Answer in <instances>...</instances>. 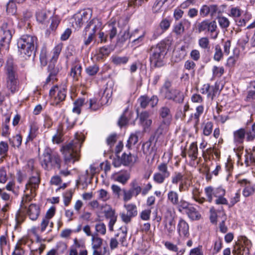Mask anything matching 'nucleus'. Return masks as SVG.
Listing matches in <instances>:
<instances>
[{
  "label": "nucleus",
  "instance_id": "nucleus-13",
  "mask_svg": "<svg viewBox=\"0 0 255 255\" xmlns=\"http://www.w3.org/2000/svg\"><path fill=\"white\" fill-rule=\"evenodd\" d=\"M33 174L34 175L29 178L28 183L25 186L26 190L27 191L30 190V193L33 191L36 192V190L38 188L40 182L39 171L36 170L35 173H33Z\"/></svg>",
  "mask_w": 255,
  "mask_h": 255
},
{
  "label": "nucleus",
  "instance_id": "nucleus-60",
  "mask_svg": "<svg viewBox=\"0 0 255 255\" xmlns=\"http://www.w3.org/2000/svg\"><path fill=\"white\" fill-rule=\"evenodd\" d=\"M141 108L145 109L149 103V98L146 95L141 96L138 99Z\"/></svg>",
  "mask_w": 255,
  "mask_h": 255
},
{
  "label": "nucleus",
  "instance_id": "nucleus-44",
  "mask_svg": "<svg viewBox=\"0 0 255 255\" xmlns=\"http://www.w3.org/2000/svg\"><path fill=\"white\" fill-rule=\"evenodd\" d=\"M124 207L127 211V213L133 217L136 216L137 214V207L135 205L133 204H125Z\"/></svg>",
  "mask_w": 255,
  "mask_h": 255
},
{
  "label": "nucleus",
  "instance_id": "nucleus-52",
  "mask_svg": "<svg viewBox=\"0 0 255 255\" xmlns=\"http://www.w3.org/2000/svg\"><path fill=\"white\" fill-rule=\"evenodd\" d=\"M138 136L136 133H131L128 140L127 147L130 148L132 145H135L138 141Z\"/></svg>",
  "mask_w": 255,
  "mask_h": 255
},
{
  "label": "nucleus",
  "instance_id": "nucleus-8",
  "mask_svg": "<svg viewBox=\"0 0 255 255\" xmlns=\"http://www.w3.org/2000/svg\"><path fill=\"white\" fill-rule=\"evenodd\" d=\"M130 187L128 190L123 189V200L125 202L130 200L133 197H137L141 192L142 188L136 180L130 183Z\"/></svg>",
  "mask_w": 255,
  "mask_h": 255
},
{
  "label": "nucleus",
  "instance_id": "nucleus-37",
  "mask_svg": "<svg viewBox=\"0 0 255 255\" xmlns=\"http://www.w3.org/2000/svg\"><path fill=\"white\" fill-rule=\"evenodd\" d=\"M61 19L57 15H54L50 17L49 29L51 31H55L60 22Z\"/></svg>",
  "mask_w": 255,
  "mask_h": 255
},
{
  "label": "nucleus",
  "instance_id": "nucleus-26",
  "mask_svg": "<svg viewBox=\"0 0 255 255\" xmlns=\"http://www.w3.org/2000/svg\"><path fill=\"white\" fill-rule=\"evenodd\" d=\"M245 136L246 130L243 128H241L234 132V140L239 143H243Z\"/></svg>",
  "mask_w": 255,
  "mask_h": 255
},
{
  "label": "nucleus",
  "instance_id": "nucleus-15",
  "mask_svg": "<svg viewBox=\"0 0 255 255\" xmlns=\"http://www.w3.org/2000/svg\"><path fill=\"white\" fill-rule=\"evenodd\" d=\"M159 119L160 122H166V123L171 124L172 121V116L170 109L164 106L160 108L158 111Z\"/></svg>",
  "mask_w": 255,
  "mask_h": 255
},
{
  "label": "nucleus",
  "instance_id": "nucleus-64",
  "mask_svg": "<svg viewBox=\"0 0 255 255\" xmlns=\"http://www.w3.org/2000/svg\"><path fill=\"white\" fill-rule=\"evenodd\" d=\"M95 229L97 232L104 235L106 232V227L103 223L97 224L95 226Z\"/></svg>",
  "mask_w": 255,
  "mask_h": 255
},
{
  "label": "nucleus",
  "instance_id": "nucleus-62",
  "mask_svg": "<svg viewBox=\"0 0 255 255\" xmlns=\"http://www.w3.org/2000/svg\"><path fill=\"white\" fill-rule=\"evenodd\" d=\"M173 31L177 35H181L184 31V27L183 25L182 22H180L176 23L174 27Z\"/></svg>",
  "mask_w": 255,
  "mask_h": 255
},
{
  "label": "nucleus",
  "instance_id": "nucleus-47",
  "mask_svg": "<svg viewBox=\"0 0 255 255\" xmlns=\"http://www.w3.org/2000/svg\"><path fill=\"white\" fill-rule=\"evenodd\" d=\"M8 145L4 141L0 142V156L1 158H5L7 156Z\"/></svg>",
  "mask_w": 255,
  "mask_h": 255
},
{
  "label": "nucleus",
  "instance_id": "nucleus-48",
  "mask_svg": "<svg viewBox=\"0 0 255 255\" xmlns=\"http://www.w3.org/2000/svg\"><path fill=\"white\" fill-rule=\"evenodd\" d=\"M39 59L41 65L43 66H45L47 64L48 62V56L47 51L45 48H43L40 52Z\"/></svg>",
  "mask_w": 255,
  "mask_h": 255
},
{
  "label": "nucleus",
  "instance_id": "nucleus-38",
  "mask_svg": "<svg viewBox=\"0 0 255 255\" xmlns=\"http://www.w3.org/2000/svg\"><path fill=\"white\" fill-rule=\"evenodd\" d=\"M209 15L212 17H218L221 14V11L220 7L217 4L209 5Z\"/></svg>",
  "mask_w": 255,
  "mask_h": 255
},
{
  "label": "nucleus",
  "instance_id": "nucleus-3",
  "mask_svg": "<svg viewBox=\"0 0 255 255\" xmlns=\"http://www.w3.org/2000/svg\"><path fill=\"white\" fill-rule=\"evenodd\" d=\"M167 51V43L165 40H162L156 45L152 46L149 51L150 62L155 67H161L163 65V59Z\"/></svg>",
  "mask_w": 255,
  "mask_h": 255
},
{
  "label": "nucleus",
  "instance_id": "nucleus-27",
  "mask_svg": "<svg viewBox=\"0 0 255 255\" xmlns=\"http://www.w3.org/2000/svg\"><path fill=\"white\" fill-rule=\"evenodd\" d=\"M185 179L188 180V178L180 172H175L171 177V182L173 184L177 185L179 183L184 182Z\"/></svg>",
  "mask_w": 255,
  "mask_h": 255
},
{
  "label": "nucleus",
  "instance_id": "nucleus-2",
  "mask_svg": "<svg viewBox=\"0 0 255 255\" xmlns=\"http://www.w3.org/2000/svg\"><path fill=\"white\" fill-rule=\"evenodd\" d=\"M85 137L83 135L76 134L75 138L69 143L63 146L61 151L64 156L66 163L73 160V162L79 159L80 148Z\"/></svg>",
  "mask_w": 255,
  "mask_h": 255
},
{
  "label": "nucleus",
  "instance_id": "nucleus-31",
  "mask_svg": "<svg viewBox=\"0 0 255 255\" xmlns=\"http://www.w3.org/2000/svg\"><path fill=\"white\" fill-rule=\"evenodd\" d=\"M249 249L241 245H237L233 251L234 255H249Z\"/></svg>",
  "mask_w": 255,
  "mask_h": 255
},
{
  "label": "nucleus",
  "instance_id": "nucleus-53",
  "mask_svg": "<svg viewBox=\"0 0 255 255\" xmlns=\"http://www.w3.org/2000/svg\"><path fill=\"white\" fill-rule=\"evenodd\" d=\"M213 76L214 77H221L224 73L223 67H217L214 66L212 69Z\"/></svg>",
  "mask_w": 255,
  "mask_h": 255
},
{
  "label": "nucleus",
  "instance_id": "nucleus-42",
  "mask_svg": "<svg viewBox=\"0 0 255 255\" xmlns=\"http://www.w3.org/2000/svg\"><path fill=\"white\" fill-rule=\"evenodd\" d=\"M198 44L201 48L207 51L210 50V41L207 37H203L200 38L199 39Z\"/></svg>",
  "mask_w": 255,
  "mask_h": 255
},
{
  "label": "nucleus",
  "instance_id": "nucleus-32",
  "mask_svg": "<svg viewBox=\"0 0 255 255\" xmlns=\"http://www.w3.org/2000/svg\"><path fill=\"white\" fill-rule=\"evenodd\" d=\"M24 192L26 193L25 196L22 198L21 203V207L26 208V207L24 205L25 203L30 202L32 199L36 196V193L35 191L30 193V190L27 191L26 189H25Z\"/></svg>",
  "mask_w": 255,
  "mask_h": 255
},
{
  "label": "nucleus",
  "instance_id": "nucleus-51",
  "mask_svg": "<svg viewBox=\"0 0 255 255\" xmlns=\"http://www.w3.org/2000/svg\"><path fill=\"white\" fill-rule=\"evenodd\" d=\"M204 107L203 106H199L196 108V112L194 114L193 117L195 120V125L197 126L199 123V117L203 113Z\"/></svg>",
  "mask_w": 255,
  "mask_h": 255
},
{
  "label": "nucleus",
  "instance_id": "nucleus-12",
  "mask_svg": "<svg viewBox=\"0 0 255 255\" xmlns=\"http://www.w3.org/2000/svg\"><path fill=\"white\" fill-rule=\"evenodd\" d=\"M49 95L54 99L53 104L57 105L65 100L66 92L64 88L59 89L57 86H55L50 90Z\"/></svg>",
  "mask_w": 255,
  "mask_h": 255
},
{
  "label": "nucleus",
  "instance_id": "nucleus-29",
  "mask_svg": "<svg viewBox=\"0 0 255 255\" xmlns=\"http://www.w3.org/2000/svg\"><path fill=\"white\" fill-rule=\"evenodd\" d=\"M187 47L185 45L182 46L179 50L174 52L173 56L175 57V61H180L183 59L187 55Z\"/></svg>",
  "mask_w": 255,
  "mask_h": 255
},
{
  "label": "nucleus",
  "instance_id": "nucleus-61",
  "mask_svg": "<svg viewBox=\"0 0 255 255\" xmlns=\"http://www.w3.org/2000/svg\"><path fill=\"white\" fill-rule=\"evenodd\" d=\"M99 68L96 65L90 66L86 68V72L89 76H94L99 71Z\"/></svg>",
  "mask_w": 255,
  "mask_h": 255
},
{
  "label": "nucleus",
  "instance_id": "nucleus-35",
  "mask_svg": "<svg viewBox=\"0 0 255 255\" xmlns=\"http://www.w3.org/2000/svg\"><path fill=\"white\" fill-rule=\"evenodd\" d=\"M191 205L192 204L188 202L181 199L178 202V204L175 206H176L178 211L182 213L183 211H185V212Z\"/></svg>",
  "mask_w": 255,
  "mask_h": 255
},
{
  "label": "nucleus",
  "instance_id": "nucleus-45",
  "mask_svg": "<svg viewBox=\"0 0 255 255\" xmlns=\"http://www.w3.org/2000/svg\"><path fill=\"white\" fill-rule=\"evenodd\" d=\"M129 60V58L127 56L120 57L118 56H113L112 60L115 65H121L126 64Z\"/></svg>",
  "mask_w": 255,
  "mask_h": 255
},
{
  "label": "nucleus",
  "instance_id": "nucleus-40",
  "mask_svg": "<svg viewBox=\"0 0 255 255\" xmlns=\"http://www.w3.org/2000/svg\"><path fill=\"white\" fill-rule=\"evenodd\" d=\"M85 103V99L80 98L76 100L74 103V107L72 109L73 113L79 115L81 113V107L84 105Z\"/></svg>",
  "mask_w": 255,
  "mask_h": 255
},
{
  "label": "nucleus",
  "instance_id": "nucleus-19",
  "mask_svg": "<svg viewBox=\"0 0 255 255\" xmlns=\"http://www.w3.org/2000/svg\"><path fill=\"white\" fill-rule=\"evenodd\" d=\"M123 165L124 166H131L138 161V158L136 154H132L130 152L128 154L124 153L122 155Z\"/></svg>",
  "mask_w": 255,
  "mask_h": 255
},
{
  "label": "nucleus",
  "instance_id": "nucleus-28",
  "mask_svg": "<svg viewBox=\"0 0 255 255\" xmlns=\"http://www.w3.org/2000/svg\"><path fill=\"white\" fill-rule=\"evenodd\" d=\"M187 154L192 160H195L198 157V147L196 142H193L187 150Z\"/></svg>",
  "mask_w": 255,
  "mask_h": 255
},
{
  "label": "nucleus",
  "instance_id": "nucleus-43",
  "mask_svg": "<svg viewBox=\"0 0 255 255\" xmlns=\"http://www.w3.org/2000/svg\"><path fill=\"white\" fill-rule=\"evenodd\" d=\"M49 13V11H47L46 10H39L36 14L37 20L39 22L42 23L48 18V13Z\"/></svg>",
  "mask_w": 255,
  "mask_h": 255
},
{
  "label": "nucleus",
  "instance_id": "nucleus-25",
  "mask_svg": "<svg viewBox=\"0 0 255 255\" xmlns=\"http://www.w3.org/2000/svg\"><path fill=\"white\" fill-rule=\"evenodd\" d=\"M188 217L192 220H198L201 218V215L192 205L185 212Z\"/></svg>",
  "mask_w": 255,
  "mask_h": 255
},
{
  "label": "nucleus",
  "instance_id": "nucleus-23",
  "mask_svg": "<svg viewBox=\"0 0 255 255\" xmlns=\"http://www.w3.org/2000/svg\"><path fill=\"white\" fill-rule=\"evenodd\" d=\"M222 188H217L216 189L213 188L211 186H208L205 188V193L207 197V201L211 203L213 200V196L216 197V193L218 194L219 190H221Z\"/></svg>",
  "mask_w": 255,
  "mask_h": 255
},
{
  "label": "nucleus",
  "instance_id": "nucleus-16",
  "mask_svg": "<svg viewBox=\"0 0 255 255\" xmlns=\"http://www.w3.org/2000/svg\"><path fill=\"white\" fill-rule=\"evenodd\" d=\"M149 113L147 111L142 112L139 115L140 124L143 128V130L146 132L152 125V121L149 119Z\"/></svg>",
  "mask_w": 255,
  "mask_h": 255
},
{
  "label": "nucleus",
  "instance_id": "nucleus-59",
  "mask_svg": "<svg viewBox=\"0 0 255 255\" xmlns=\"http://www.w3.org/2000/svg\"><path fill=\"white\" fill-rule=\"evenodd\" d=\"M215 52L214 56V59L217 61H219L223 56L221 47L219 45H217L215 46Z\"/></svg>",
  "mask_w": 255,
  "mask_h": 255
},
{
  "label": "nucleus",
  "instance_id": "nucleus-36",
  "mask_svg": "<svg viewBox=\"0 0 255 255\" xmlns=\"http://www.w3.org/2000/svg\"><path fill=\"white\" fill-rule=\"evenodd\" d=\"M168 200L174 206L178 204L179 195L177 192L173 190L169 191L167 194Z\"/></svg>",
  "mask_w": 255,
  "mask_h": 255
},
{
  "label": "nucleus",
  "instance_id": "nucleus-5",
  "mask_svg": "<svg viewBox=\"0 0 255 255\" xmlns=\"http://www.w3.org/2000/svg\"><path fill=\"white\" fill-rule=\"evenodd\" d=\"M41 166L47 170L52 168H61V160L59 155L56 153H52V150L49 148L45 149L42 156L40 158Z\"/></svg>",
  "mask_w": 255,
  "mask_h": 255
},
{
  "label": "nucleus",
  "instance_id": "nucleus-49",
  "mask_svg": "<svg viewBox=\"0 0 255 255\" xmlns=\"http://www.w3.org/2000/svg\"><path fill=\"white\" fill-rule=\"evenodd\" d=\"M21 141L22 136L20 134H16L9 139L10 143L11 144V145L14 147H19L21 145Z\"/></svg>",
  "mask_w": 255,
  "mask_h": 255
},
{
  "label": "nucleus",
  "instance_id": "nucleus-50",
  "mask_svg": "<svg viewBox=\"0 0 255 255\" xmlns=\"http://www.w3.org/2000/svg\"><path fill=\"white\" fill-rule=\"evenodd\" d=\"M154 139H152L151 136H150L148 140L142 144V149L143 152L144 154H151V151L150 150V147L151 145V142Z\"/></svg>",
  "mask_w": 255,
  "mask_h": 255
},
{
  "label": "nucleus",
  "instance_id": "nucleus-33",
  "mask_svg": "<svg viewBox=\"0 0 255 255\" xmlns=\"http://www.w3.org/2000/svg\"><path fill=\"white\" fill-rule=\"evenodd\" d=\"M219 193L216 194L217 199L215 200V203L216 204L219 205H228V202L227 200L224 197V196L225 195L226 191L225 190L222 188L221 190H219Z\"/></svg>",
  "mask_w": 255,
  "mask_h": 255
},
{
  "label": "nucleus",
  "instance_id": "nucleus-7",
  "mask_svg": "<svg viewBox=\"0 0 255 255\" xmlns=\"http://www.w3.org/2000/svg\"><path fill=\"white\" fill-rule=\"evenodd\" d=\"M158 171L153 174V181L159 184L164 183L165 180L170 175V172L168 169L167 163H161L157 166Z\"/></svg>",
  "mask_w": 255,
  "mask_h": 255
},
{
  "label": "nucleus",
  "instance_id": "nucleus-17",
  "mask_svg": "<svg viewBox=\"0 0 255 255\" xmlns=\"http://www.w3.org/2000/svg\"><path fill=\"white\" fill-rule=\"evenodd\" d=\"M91 13L82 11L74 15L75 23L78 27H81L84 23L87 22L91 18Z\"/></svg>",
  "mask_w": 255,
  "mask_h": 255
},
{
  "label": "nucleus",
  "instance_id": "nucleus-55",
  "mask_svg": "<svg viewBox=\"0 0 255 255\" xmlns=\"http://www.w3.org/2000/svg\"><path fill=\"white\" fill-rule=\"evenodd\" d=\"M130 178L129 174L126 173L125 174H121L116 177V181L125 185Z\"/></svg>",
  "mask_w": 255,
  "mask_h": 255
},
{
  "label": "nucleus",
  "instance_id": "nucleus-21",
  "mask_svg": "<svg viewBox=\"0 0 255 255\" xmlns=\"http://www.w3.org/2000/svg\"><path fill=\"white\" fill-rule=\"evenodd\" d=\"M1 30L3 31V35L1 38V42L8 45L12 38V34L10 30L7 29V24H3L1 27Z\"/></svg>",
  "mask_w": 255,
  "mask_h": 255
},
{
  "label": "nucleus",
  "instance_id": "nucleus-39",
  "mask_svg": "<svg viewBox=\"0 0 255 255\" xmlns=\"http://www.w3.org/2000/svg\"><path fill=\"white\" fill-rule=\"evenodd\" d=\"M17 10L15 1L14 0H10L6 4V12L9 15H14Z\"/></svg>",
  "mask_w": 255,
  "mask_h": 255
},
{
  "label": "nucleus",
  "instance_id": "nucleus-54",
  "mask_svg": "<svg viewBox=\"0 0 255 255\" xmlns=\"http://www.w3.org/2000/svg\"><path fill=\"white\" fill-rule=\"evenodd\" d=\"M48 70L50 72V75L53 77H55L60 71L59 67H55V64L51 63L50 62L48 67Z\"/></svg>",
  "mask_w": 255,
  "mask_h": 255
},
{
  "label": "nucleus",
  "instance_id": "nucleus-24",
  "mask_svg": "<svg viewBox=\"0 0 255 255\" xmlns=\"http://www.w3.org/2000/svg\"><path fill=\"white\" fill-rule=\"evenodd\" d=\"M62 48V43H59L54 47L51 51L52 57L50 60V62H51V63L53 64H55L57 62Z\"/></svg>",
  "mask_w": 255,
  "mask_h": 255
},
{
  "label": "nucleus",
  "instance_id": "nucleus-14",
  "mask_svg": "<svg viewBox=\"0 0 255 255\" xmlns=\"http://www.w3.org/2000/svg\"><path fill=\"white\" fill-rule=\"evenodd\" d=\"M37 37L29 34L22 35L17 40L18 48H22L24 46L35 45L37 42Z\"/></svg>",
  "mask_w": 255,
  "mask_h": 255
},
{
  "label": "nucleus",
  "instance_id": "nucleus-20",
  "mask_svg": "<svg viewBox=\"0 0 255 255\" xmlns=\"http://www.w3.org/2000/svg\"><path fill=\"white\" fill-rule=\"evenodd\" d=\"M40 213V209L39 207L34 204H31L29 205L28 210L27 214L29 218L32 220H36Z\"/></svg>",
  "mask_w": 255,
  "mask_h": 255
},
{
  "label": "nucleus",
  "instance_id": "nucleus-11",
  "mask_svg": "<svg viewBox=\"0 0 255 255\" xmlns=\"http://www.w3.org/2000/svg\"><path fill=\"white\" fill-rule=\"evenodd\" d=\"M170 124L166 123V122H159V124L154 132L153 134L151 135V138L155 139V144L157 142L158 140L164 136L168 132Z\"/></svg>",
  "mask_w": 255,
  "mask_h": 255
},
{
  "label": "nucleus",
  "instance_id": "nucleus-58",
  "mask_svg": "<svg viewBox=\"0 0 255 255\" xmlns=\"http://www.w3.org/2000/svg\"><path fill=\"white\" fill-rule=\"evenodd\" d=\"M218 18V22L220 26L223 28H226L229 27L230 25V21L229 19L224 16L217 17Z\"/></svg>",
  "mask_w": 255,
  "mask_h": 255
},
{
  "label": "nucleus",
  "instance_id": "nucleus-63",
  "mask_svg": "<svg viewBox=\"0 0 255 255\" xmlns=\"http://www.w3.org/2000/svg\"><path fill=\"white\" fill-rule=\"evenodd\" d=\"M213 124L211 122H207L203 128V133L205 135L208 136L212 132Z\"/></svg>",
  "mask_w": 255,
  "mask_h": 255
},
{
  "label": "nucleus",
  "instance_id": "nucleus-30",
  "mask_svg": "<svg viewBox=\"0 0 255 255\" xmlns=\"http://www.w3.org/2000/svg\"><path fill=\"white\" fill-rule=\"evenodd\" d=\"M127 235V227H121L116 234L115 237L117 238L118 241L124 245V242L126 240Z\"/></svg>",
  "mask_w": 255,
  "mask_h": 255
},
{
  "label": "nucleus",
  "instance_id": "nucleus-4",
  "mask_svg": "<svg viewBox=\"0 0 255 255\" xmlns=\"http://www.w3.org/2000/svg\"><path fill=\"white\" fill-rule=\"evenodd\" d=\"M171 87L172 81L166 79L160 89V94L164 99L182 103L184 99L183 93L177 89L172 88Z\"/></svg>",
  "mask_w": 255,
  "mask_h": 255
},
{
  "label": "nucleus",
  "instance_id": "nucleus-1",
  "mask_svg": "<svg viewBox=\"0 0 255 255\" xmlns=\"http://www.w3.org/2000/svg\"><path fill=\"white\" fill-rule=\"evenodd\" d=\"M3 70L5 76V86L9 91L5 95L9 97L10 95H13L17 92L19 87L18 67L11 56L7 58Z\"/></svg>",
  "mask_w": 255,
  "mask_h": 255
},
{
  "label": "nucleus",
  "instance_id": "nucleus-34",
  "mask_svg": "<svg viewBox=\"0 0 255 255\" xmlns=\"http://www.w3.org/2000/svg\"><path fill=\"white\" fill-rule=\"evenodd\" d=\"M104 208L107 209L104 210L103 212L105 214V217L107 219H111L115 217L116 215L115 211L113 210L110 206L107 204L101 205V210H102Z\"/></svg>",
  "mask_w": 255,
  "mask_h": 255
},
{
  "label": "nucleus",
  "instance_id": "nucleus-9",
  "mask_svg": "<svg viewBox=\"0 0 255 255\" xmlns=\"http://www.w3.org/2000/svg\"><path fill=\"white\" fill-rule=\"evenodd\" d=\"M163 222L167 235L171 236L175 230L174 213L170 209H167L165 213Z\"/></svg>",
  "mask_w": 255,
  "mask_h": 255
},
{
  "label": "nucleus",
  "instance_id": "nucleus-18",
  "mask_svg": "<svg viewBox=\"0 0 255 255\" xmlns=\"http://www.w3.org/2000/svg\"><path fill=\"white\" fill-rule=\"evenodd\" d=\"M18 48L21 54H22L25 58L29 57L34 58L36 51V45H32V46H24L23 47Z\"/></svg>",
  "mask_w": 255,
  "mask_h": 255
},
{
  "label": "nucleus",
  "instance_id": "nucleus-46",
  "mask_svg": "<svg viewBox=\"0 0 255 255\" xmlns=\"http://www.w3.org/2000/svg\"><path fill=\"white\" fill-rule=\"evenodd\" d=\"M111 53L110 49L108 47L103 46L99 49V53L97 54L98 60L103 59L105 57L107 56Z\"/></svg>",
  "mask_w": 255,
  "mask_h": 255
},
{
  "label": "nucleus",
  "instance_id": "nucleus-10",
  "mask_svg": "<svg viewBox=\"0 0 255 255\" xmlns=\"http://www.w3.org/2000/svg\"><path fill=\"white\" fill-rule=\"evenodd\" d=\"M217 28L215 21H210L209 19H205L197 23L196 30L199 33L209 32L213 33L216 31Z\"/></svg>",
  "mask_w": 255,
  "mask_h": 255
},
{
  "label": "nucleus",
  "instance_id": "nucleus-6",
  "mask_svg": "<svg viewBox=\"0 0 255 255\" xmlns=\"http://www.w3.org/2000/svg\"><path fill=\"white\" fill-rule=\"evenodd\" d=\"M101 27V23L98 19L94 18L87 24L84 30L85 36L88 35L84 41L86 45H89L95 37L96 31Z\"/></svg>",
  "mask_w": 255,
  "mask_h": 255
},
{
  "label": "nucleus",
  "instance_id": "nucleus-57",
  "mask_svg": "<svg viewBox=\"0 0 255 255\" xmlns=\"http://www.w3.org/2000/svg\"><path fill=\"white\" fill-rule=\"evenodd\" d=\"M73 192L72 190L66 191L63 195L64 203L65 206H67L71 202Z\"/></svg>",
  "mask_w": 255,
  "mask_h": 255
},
{
  "label": "nucleus",
  "instance_id": "nucleus-56",
  "mask_svg": "<svg viewBox=\"0 0 255 255\" xmlns=\"http://www.w3.org/2000/svg\"><path fill=\"white\" fill-rule=\"evenodd\" d=\"M99 199L103 201H107L110 198V195L108 192L104 189H100L98 191Z\"/></svg>",
  "mask_w": 255,
  "mask_h": 255
},
{
  "label": "nucleus",
  "instance_id": "nucleus-22",
  "mask_svg": "<svg viewBox=\"0 0 255 255\" xmlns=\"http://www.w3.org/2000/svg\"><path fill=\"white\" fill-rule=\"evenodd\" d=\"M178 232L180 236H187L189 235V226L187 223L180 219L177 226Z\"/></svg>",
  "mask_w": 255,
  "mask_h": 255
},
{
  "label": "nucleus",
  "instance_id": "nucleus-41",
  "mask_svg": "<svg viewBox=\"0 0 255 255\" xmlns=\"http://www.w3.org/2000/svg\"><path fill=\"white\" fill-rule=\"evenodd\" d=\"M103 239L98 236V235L92 236V245L93 249L102 248Z\"/></svg>",
  "mask_w": 255,
  "mask_h": 255
}]
</instances>
